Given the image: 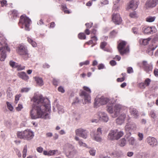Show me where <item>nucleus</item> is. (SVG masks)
I'll return each mask as SVG.
<instances>
[{
	"label": "nucleus",
	"mask_w": 158,
	"mask_h": 158,
	"mask_svg": "<svg viewBox=\"0 0 158 158\" xmlns=\"http://www.w3.org/2000/svg\"><path fill=\"white\" fill-rule=\"evenodd\" d=\"M7 98H11L12 96V94L10 91L7 92Z\"/></svg>",
	"instance_id": "nucleus-64"
},
{
	"label": "nucleus",
	"mask_w": 158,
	"mask_h": 158,
	"mask_svg": "<svg viewBox=\"0 0 158 158\" xmlns=\"http://www.w3.org/2000/svg\"><path fill=\"white\" fill-rule=\"evenodd\" d=\"M158 4V0H147L145 3L146 8H153Z\"/></svg>",
	"instance_id": "nucleus-16"
},
{
	"label": "nucleus",
	"mask_w": 158,
	"mask_h": 158,
	"mask_svg": "<svg viewBox=\"0 0 158 158\" xmlns=\"http://www.w3.org/2000/svg\"><path fill=\"white\" fill-rule=\"evenodd\" d=\"M110 63L112 66H114L116 64V62L113 60H111L110 62Z\"/></svg>",
	"instance_id": "nucleus-63"
},
{
	"label": "nucleus",
	"mask_w": 158,
	"mask_h": 158,
	"mask_svg": "<svg viewBox=\"0 0 158 158\" xmlns=\"http://www.w3.org/2000/svg\"><path fill=\"white\" fill-rule=\"evenodd\" d=\"M78 37L80 39H85L86 38V36L84 33H80L78 34Z\"/></svg>",
	"instance_id": "nucleus-39"
},
{
	"label": "nucleus",
	"mask_w": 158,
	"mask_h": 158,
	"mask_svg": "<svg viewBox=\"0 0 158 158\" xmlns=\"http://www.w3.org/2000/svg\"><path fill=\"white\" fill-rule=\"evenodd\" d=\"M75 132L76 135L84 139H86L88 137V131L85 129L82 128L78 129L75 130Z\"/></svg>",
	"instance_id": "nucleus-11"
},
{
	"label": "nucleus",
	"mask_w": 158,
	"mask_h": 158,
	"mask_svg": "<svg viewBox=\"0 0 158 158\" xmlns=\"http://www.w3.org/2000/svg\"><path fill=\"white\" fill-rule=\"evenodd\" d=\"M10 52V49L5 44L0 42V60L4 61L6 57V52Z\"/></svg>",
	"instance_id": "nucleus-7"
},
{
	"label": "nucleus",
	"mask_w": 158,
	"mask_h": 158,
	"mask_svg": "<svg viewBox=\"0 0 158 158\" xmlns=\"http://www.w3.org/2000/svg\"><path fill=\"white\" fill-rule=\"evenodd\" d=\"M148 143L152 147L156 145L157 144V141L156 139L154 137L149 136L147 139Z\"/></svg>",
	"instance_id": "nucleus-18"
},
{
	"label": "nucleus",
	"mask_w": 158,
	"mask_h": 158,
	"mask_svg": "<svg viewBox=\"0 0 158 158\" xmlns=\"http://www.w3.org/2000/svg\"><path fill=\"white\" fill-rule=\"evenodd\" d=\"M89 61L88 60H87L83 62H81L80 63V66H81L84 65H87L89 64Z\"/></svg>",
	"instance_id": "nucleus-48"
},
{
	"label": "nucleus",
	"mask_w": 158,
	"mask_h": 158,
	"mask_svg": "<svg viewBox=\"0 0 158 158\" xmlns=\"http://www.w3.org/2000/svg\"><path fill=\"white\" fill-rule=\"evenodd\" d=\"M31 23V20L28 17L22 15L20 16L19 24L21 28H23L24 26L25 27V30L29 31L30 30L29 26Z\"/></svg>",
	"instance_id": "nucleus-4"
},
{
	"label": "nucleus",
	"mask_w": 158,
	"mask_h": 158,
	"mask_svg": "<svg viewBox=\"0 0 158 158\" xmlns=\"http://www.w3.org/2000/svg\"><path fill=\"white\" fill-rule=\"evenodd\" d=\"M67 152L66 153V156L68 158H73L77 154V151L71 145H68Z\"/></svg>",
	"instance_id": "nucleus-10"
},
{
	"label": "nucleus",
	"mask_w": 158,
	"mask_h": 158,
	"mask_svg": "<svg viewBox=\"0 0 158 158\" xmlns=\"http://www.w3.org/2000/svg\"><path fill=\"white\" fill-rule=\"evenodd\" d=\"M57 152V150H51L48 152L44 151L43 154L45 155L52 156L54 155Z\"/></svg>",
	"instance_id": "nucleus-25"
},
{
	"label": "nucleus",
	"mask_w": 158,
	"mask_h": 158,
	"mask_svg": "<svg viewBox=\"0 0 158 158\" xmlns=\"http://www.w3.org/2000/svg\"><path fill=\"white\" fill-rule=\"evenodd\" d=\"M7 107L8 109L11 111H12L13 110V107L12 105L9 102H7L6 103Z\"/></svg>",
	"instance_id": "nucleus-37"
},
{
	"label": "nucleus",
	"mask_w": 158,
	"mask_h": 158,
	"mask_svg": "<svg viewBox=\"0 0 158 158\" xmlns=\"http://www.w3.org/2000/svg\"><path fill=\"white\" fill-rule=\"evenodd\" d=\"M127 72L128 73H132L133 72V71L132 68L131 67H128L127 68Z\"/></svg>",
	"instance_id": "nucleus-61"
},
{
	"label": "nucleus",
	"mask_w": 158,
	"mask_h": 158,
	"mask_svg": "<svg viewBox=\"0 0 158 158\" xmlns=\"http://www.w3.org/2000/svg\"><path fill=\"white\" fill-rule=\"evenodd\" d=\"M17 134V137L19 138L25 139V135H24V131H23L18 132Z\"/></svg>",
	"instance_id": "nucleus-33"
},
{
	"label": "nucleus",
	"mask_w": 158,
	"mask_h": 158,
	"mask_svg": "<svg viewBox=\"0 0 158 158\" xmlns=\"http://www.w3.org/2000/svg\"><path fill=\"white\" fill-rule=\"evenodd\" d=\"M27 145H25L24 147V148L23 149V158H25L26 157V155H27Z\"/></svg>",
	"instance_id": "nucleus-36"
},
{
	"label": "nucleus",
	"mask_w": 158,
	"mask_h": 158,
	"mask_svg": "<svg viewBox=\"0 0 158 158\" xmlns=\"http://www.w3.org/2000/svg\"><path fill=\"white\" fill-rule=\"evenodd\" d=\"M58 90L59 92L62 93H64L65 92V90L64 88L61 86L59 87L58 88Z\"/></svg>",
	"instance_id": "nucleus-54"
},
{
	"label": "nucleus",
	"mask_w": 158,
	"mask_h": 158,
	"mask_svg": "<svg viewBox=\"0 0 158 158\" xmlns=\"http://www.w3.org/2000/svg\"><path fill=\"white\" fill-rule=\"evenodd\" d=\"M132 31L134 34H137L138 32V29L136 27H133L132 29Z\"/></svg>",
	"instance_id": "nucleus-60"
},
{
	"label": "nucleus",
	"mask_w": 158,
	"mask_h": 158,
	"mask_svg": "<svg viewBox=\"0 0 158 158\" xmlns=\"http://www.w3.org/2000/svg\"><path fill=\"white\" fill-rule=\"evenodd\" d=\"M107 110L110 113L112 114H114V110L113 109V105L112 104H111L110 106L108 105L107 106Z\"/></svg>",
	"instance_id": "nucleus-30"
},
{
	"label": "nucleus",
	"mask_w": 158,
	"mask_h": 158,
	"mask_svg": "<svg viewBox=\"0 0 158 158\" xmlns=\"http://www.w3.org/2000/svg\"><path fill=\"white\" fill-rule=\"evenodd\" d=\"M34 78L36 83L39 85L40 78L38 77H35Z\"/></svg>",
	"instance_id": "nucleus-57"
},
{
	"label": "nucleus",
	"mask_w": 158,
	"mask_h": 158,
	"mask_svg": "<svg viewBox=\"0 0 158 158\" xmlns=\"http://www.w3.org/2000/svg\"><path fill=\"white\" fill-rule=\"evenodd\" d=\"M109 101L110 99L108 98L103 96L100 98L97 97L95 99L94 105L96 106L104 105L107 104Z\"/></svg>",
	"instance_id": "nucleus-9"
},
{
	"label": "nucleus",
	"mask_w": 158,
	"mask_h": 158,
	"mask_svg": "<svg viewBox=\"0 0 158 158\" xmlns=\"http://www.w3.org/2000/svg\"><path fill=\"white\" fill-rule=\"evenodd\" d=\"M78 143L80 146L87 148V144L85 143H83L82 140L81 139V140H79L78 142Z\"/></svg>",
	"instance_id": "nucleus-40"
},
{
	"label": "nucleus",
	"mask_w": 158,
	"mask_h": 158,
	"mask_svg": "<svg viewBox=\"0 0 158 158\" xmlns=\"http://www.w3.org/2000/svg\"><path fill=\"white\" fill-rule=\"evenodd\" d=\"M107 45V43L106 42H101L100 44V48L105 50L104 48L105 47L106 45Z\"/></svg>",
	"instance_id": "nucleus-46"
},
{
	"label": "nucleus",
	"mask_w": 158,
	"mask_h": 158,
	"mask_svg": "<svg viewBox=\"0 0 158 158\" xmlns=\"http://www.w3.org/2000/svg\"><path fill=\"white\" fill-rule=\"evenodd\" d=\"M113 22L116 25H119L122 22V20L118 14H114L112 16Z\"/></svg>",
	"instance_id": "nucleus-14"
},
{
	"label": "nucleus",
	"mask_w": 158,
	"mask_h": 158,
	"mask_svg": "<svg viewBox=\"0 0 158 158\" xmlns=\"http://www.w3.org/2000/svg\"><path fill=\"white\" fill-rule=\"evenodd\" d=\"M117 33V32L114 30L110 33V36L113 37L115 36Z\"/></svg>",
	"instance_id": "nucleus-50"
},
{
	"label": "nucleus",
	"mask_w": 158,
	"mask_h": 158,
	"mask_svg": "<svg viewBox=\"0 0 158 158\" xmlns=\"http://www.w3.org/2000/svg\"><path fill=\"white\" fill-rule=\"evenodd\" d=\"M104 65L102 64H101L98 65V69L99 70L104 69Z\"/></svg>",
	"instance_id": "nucleus-62"
},
{
	"label": "nucleus",
	"mask_w": 158,
	"mask_h": 158,
	"mask_svg": "<svg viewBox=\"0 0 158 158\" xmlns=\"http://www.w3.org/2000/svg\"><path fill=\"white\" fill-rule=\"evenodd\" d=\"M127 44L126 42L124 41H121L118 44V49L120 54L122 55H124L129 52V46L128 45L126 48L123 49Z\"/></svg>",
	"instance_id": "nucleus-8"
},
{
	"label": "nucleus",
	"mask_w": 158,
	"mask_h": 158,
	"mask_svg": "<svg viewBox=\"0 0 158 158\" xmlns=\"http://www.w3.org/2000/svg\"><path fill=\"white\" fill-rule=\"evenodd\" d=\"M25 135V139L30 140L34 136L33 132L28 130H26L24 131Z\"/></svg>",
	"instance_id": "nucleus-19"
},
{
	"label": "nucleus",
	"mask_w": 158,
	"mask_h": 158,
	"mask_svg": "<svg viewBox=\"0 0 158 158\" xmlns=\"http://www.w3.org/2000/svg\"><path fill=\"white\" fill-rule=\"evenodd\" d=\"M0 2L1 6L2 7L6 6L7 5V1L6 0H2V1H0Z\"/></svg>",
	"instance_id": "nucleus-47"
},
{
	"label": "nucleus",
	"mask_w": 158,
	"mask_h": 158,
	"mask_svg": "<svg viewBox=\"0 0 158 158\" xmlns=\"http://www.w3.org/2000/svg\"><path fill=\"white\" fill-rule=\"evenodd\" d=\"M96 133H97L99 135H102V129L101 128H98L97 129V131L96 132Z\"/></svg>",
	"instance_id": "nucleus-58"
},
{
	"label": "nucleus",
	"mask_w": 158,
	"mask_h": 158,
	"mask_svg": "<svg viewBox=\"0 0 158 158\" xmlns=\"http://www.w3.org/2000/svg\"><path fill=\"white\" fill-rule=\"evenodd\" d=\"M119 145L121 147L124 146L126 144V140L125 138H123L119 141Z\"/></svg>",
	"instance_id": "nucleus-31"
},
{
	"label": "nucleus",
	"mask_w": 158,
	"mask_h": 158,
	"mask_svg": "<svg viewBox=\"0 0 158 158\" xmlns=\"http://www.w3.org/2000/svg\"><path fill=\"white\" fill-rule=\"evenodd\" d=\"M136 13L135 11H133L130 14V16L131 18H135L136 17Z\"/></svg>",
	"instance_id": "nucleus-52"
},
{
	"label": "nucleus",
	"mask_w": 158,
	"mask_h": 158,
	"mask_svg": "<svg viewBox=\"0 0 158 158\" xmlns=\"http://www.w3.org/2000/svg\"><path fill=\"white\" fill-rule=\"evenodd\" d=\"M126 115L125 114H123L119 116L116 119L117 123L119 125H121L124 122Z\"/></svg>",
	"instance_id": "nucleus-22"
},
{
	"label": "nucleus",
	"mask_w": 158,
	"mask_h": 158,
	"mask_svg": "<svg viewBox=\"0 0 158 158\" xmlns=\"http://www.w3.org/2000/svg\"><path fill=\"white\" fill-rule=\"evenodd\" d=\"M98 117L100 120L105 122H107L109 120L107 114L104 112H101L98 113Z\"/></svg>",
	"instance_id": "nucleus-17"
},
{
	"label": "nucleus",
	"mask_w": 158,
	"mask_h": 158,
	"mask_svg": "<svg viewBox=\"0 0 158 158\" xmlns=\"http://www.w3.org/2000/svg\"><path fill=\"white\" fill-rule=\"evenodd\" d=\"M151 39L148 38V39H143L142 40V44L143 45H147L150 40Z\"/></svg>",
	"instance_id": "nucleus-38"
},
{
	"label": "nucleus",
	"mask_w": 158,
	"mask_h": 158,
	"mask_svg": "<svg viewBox=\"0 0 158 158\" xmlns=\"http://www.w3.org/2000/svg\"><path fill=\"white\" fill-rule=\"evenodd\" d=\"M27 39L28 42L31 44L33 47H35L37 46V44L33 40L31 37H28Z\"/></svg>",
	"instance_id": "nucleus-27"
},
{
	"label": "nucleus",
	"mask_w": 158,
	"mask_h": 158,
	"mask_svg": "<svg viewBox=\"0 0 158 158\" xmlns=\"http://www.w3.org/2000/svg\"><path fill=\"white\" fill-rule=\"evenodd\" d=\"M128 141L129 144L133 145L135 142V139L133 137H130L128 139Z\"/></svg>",
	"instance_id": "nucleus-32"
},
{
	"label": "nucleus",
	"mask_w": 158,
	"mask_h": 158,
	"mask_svg": "<svg viewBox=\"0 0 158 158\" xmlns=\"http://www.w3.org/2000/svg\"><path fill=\"white\" fill-rule=\"evenodd\" d=\"M151 82V80L149 78H147L144 81V83L145 84L146 86L149 85Z\"/></svg>",
	"instance_id": "nucleus-49"
},
{
	"label": "nucleus",
	"mask_w": 158,
	"mask_h": 158,
	"mask_svg": "<svg viewBox=\"0 0 158 158\" xmlns=\"http://www.w3.org/2000/svg\"><path fill=\"white\" fill-rule=\"evenodd\" d=\"M9 64L13 68L16 67L17 66V64L12 60H10V61Z\"/></svg>",
	"instance_id": "nucleus-41"
},
{
	"label": "nucleus",
	"mask_w": 158,
	"mask_h": 158,
	"mask_svg": "<svg viewBox=\"0 0 158 158\" xmlns=\"http://www.w3.org/2000/svg\"><path fill=\"white\" fill-rule=\"evenodd\" d=\"M121 108V106L120 105L117 104L114 106V114H112V117L113 118H115L119 114V112Z\"/></svg>",
	"instance_id": "nucleus-21"
},
{
	"label": "nucleus",
	"mask_w": 158,
	"mask_h": 158,
	"mask_svg": "<svg viewBox=\"0 0 158 158\" xmlns=\"http://www.w3.org/2000/svg\"><path fill=\"white\" fill-rule=\"evenodd\" d=\"M139 86L141 88H145L146 86L144 82H141L139 84Z\"/></svg>",
	"instance_id": "nucleus-56"
},
{
	"label": "nucleus",
	"mask_w": 158,
	"mask_h": 158,
	"mask_svg": "<svg viewBox=\"0 0 158 158\" xmlns=\"http://www.w3.org/2000/svg\"><path fill=\"white\" fill-rule=\"evenodd\" d=\"M57 109L58 110V113L59 114H62L64 113V110L62 106L59 105H56Z\"/></svg>",
	"instance_id": "nucleus-35"
},
{
	"label": "nucleus",
	"mask_w": 158,
	"mask_h": 158,
	"mask_svg": "<svg viewBox=\"0 0 158 158\" xmlns=\"http://www.w3.org/2000/svg\"><path fill=\"white\" fill-rule=\"evenodd\" d=\"M138 136L139 137V141H141L143 139V135L142 133H138Z\"/></svg>",
	"instance_id": "nucleus-53"
},
{
	"label": "nucleus",
	"mask_w": 158,
	"mask_h": 158,
	"mask_svg": "<svg viewBox=\"0 0 158 158\" xmlns=\"http://www.w3.org/2000/svg\"><path fill=\"white\" fill-rule=\"evenodd\" d=\"M31 101L34 102L35 105L32 108L30 114L31 119H35L40 117V93L37 92L35 93Z\"/></svg>",
	"instance_id": "nucleus-2"
},
{
	"label": "nucleus",
	"mask_w": 158,
	"mask_h": 158,
	"mask_svg": "<svg viewBox=\"0 0 158 158\" xmlns=\"http://www.w3.org/2000/svg\"><path fill=\"white\" fill-rule=\"evenodd\" d=\"M30 89L29 88H23L21 89V92L22 93H27V92Z\"/></svg>",
	"instance_id": "nucleus-44"
},
{
	"label": "nucleus",
	"mask_w": 158,
	"mask_h": 158,
	"mask_svg": "<svg viewBox=\"0 0 158 158\" xmlns=\"http://www.w3.org/2000/svg\"><path fill=\"white\" fill-rule=\"evenodd\" d=\"M40 118L45 119L50 118V101L47 98H44L40 95Z\"/></svg>",
	"instance_id": "nucleus-1"
},
{
	"label": "nucleus",
	"mask_w": 158,
	"mask_h": 158,
	"mask_svg": "<svg viewBox=\"0 0 158 158\" xmlns=\"http://www.w3.org/2000/svg\"><path fill=\"white\" fill-rule=\"evenodd\" d=\"M101 135H99L97 133H95L92 136L93 139L97 142H100L102 140V138L101 137Z\"/></svg>",
	"instance_id": "nucleus-26"
},
{
	"label": "nucleus",
	"mask_w": 158,
	"mask_h": 158,
	"mask_svg": "<svg viewBox=\"0 0 158 158\" xmlns=\"http://www.w3.org/2000/svg\"><path fill=\"white\" fill-rule=\"evenodd\" d=\"M136 126L135 123H127L125 127V129L127 133L131 135V132L135 130Z\"/></svg>",
	"instance_id": "nucleus-12"
},
{
	"label": "nucleus",
	"mask_w": 158,
	"mask_h": 158,
	"mask_svg": "<svg viewBox=\"0 0 158 158\" xmlns=\"http://www.w3.org/2000/svg\"><path fill=\"white\" fill-rule=\"evenodd\" d=\"M138 4V2H136L135 4L134 1L132 0L130 2L129 4L127 6V9H131L133 10H135L137 8Z\"/></svg>",
	"instance_id": "nucleus-23"
},
{
	"label": "nucleus",
	"mask_w": 158,
	"mask_h": 158,
	"mask_svg": "<svg viewBox=\"0 0 158 158\" xmlns=\"http://www.w3.org/2000/svg\"><path fill=\"white\" fill-rule=\"evenodd\" d=\"M124 135L122 131H119L117 129L112 130L109 132L108 135V139L113 141L117 140L121 137Z\"/></svg>",
	"instance_id": "nucleus-3"
},
{
	"label": "nucleus",
	"mask_w": 158,
	"mask_h": 158,
	"mask_svg": "<svg viewBox=\"0 0 158 158\" xmlns=\"http://www.w3.org/2000/svg\"><path fill=\"white\" fill-rule=\"evenodd\" d=\"M95 150L91 149L89 151V153L90 155L94 156L95 154Z\"/></svg>",
	"instance_id": "nucleus-55"
},
{
	"label": "nucleus",
	"mask_w": 158,
	"mask_h": 158,
	"mask_svg": "<svg viewBox=\"0 0 158 158\" xmlns=\"http://www.w3.org/2000/svg\"><path fill=\"white\" fill-rule=\"evenodd\" d=\"M18 76L20 78L26 81H27L29 78V76L24 72L19 73Z\"/></svg>",
	"instance_id": "nucleus-24"
},
{
	"label": "nucleus",
	"mask_w": 158,
	"mask_h": 158,
	"mask_svg": "<svg viewBox=\"0 0 158 158\" xmlns=\"http://www.w3.org/2000/svg\"><path fill=\"white\" fill-rule=\"evenodd\" d=\"M23 108V107L22 104H19L18 105V106L16 107V110L17 111H21Z\"/></svg>",
	"instance_id": "nucleus-45"
},
{
	"label": "nucleus",
	"mask_w": 158,
	"mask_h": 158,
	"mask_svg": "<svg viewBox=\"0 0 158 158\" xmlns=\"http://www.w3.org/2000/svg\"><path fill=\"white\" fill-rule=\"evenodd\" d=\"M18 14L17 11L16 10H14L12 12V15L14 19H15V18L18 16Z\"/></svg>",
	"instance_id": "nucleus-42"
},
{
	"label": "nucleus",
	"mask_w": 158,
	"mask_h": 158,
	"mask_svg": "<svg viewBox=\"0 0 158 158\" xmlns=\"http://www.w3.org/2000/svg\"><path fill=\"white\" fill-rule=\"evenodd\" d=\"M59 82V80L56 79H54L53 81V83L55 86L58 85V84Z\"/></svg>",
	"instance_id": "nucleus-51"
},
{
	"label": "nucleus",
	"mask_w": 158,
	"mask_h": 158,
	"mask_svg": "<svg viewBox=\"0 0 158 158\" xmlns=\"http://www.w3.org/2000/svg\"><path fill=\"white\" fill-rule=\"evenodd\" d=\"M156 17L153 16L152 17L151 16H149L146 18V20L147 22H152L154 21L156 19Z\"/></svg>",
	"instance_id": "nucleus-34"
},
{
	"label": "nucleus",
	"mask_w": 158,
	"mask_h": 158,
	"mask_svg": "<svg viewBox=\"0 0 158 158\" xmlns=\"http://www.w3.org/2000/svg\"><path fill=\"white\" fill-rule=\"evenodd\" d=\"M143 30L145 34H150L155 33L156 29L155 27L152 26L143 28Z\"/></svg>",
	"instance_id": "nucleus-15"
},
{
	"label": "nucleus",
	"mask_w": 158,
	"mask_h": 158,
	"mask_svg": "<svg viewBox=\"0 0 158 158\" xmlns=\"http://www.w3.org/2000/svg\"><path fill=\"white\" fill-rule=\"evenodd\" d=\"M17 52L22 56L23 59L26 60L29 57L28 51L27 47L23 44H21L17 47Z\"/></svg>",
	"instance_id": "nucleus-5"
},
{
	"label": "nucleus",
	"mask_w": 158,
	"mask_h": 158,
	"mask_svg": "<svg viewBox=\"0 0 158 158\" xmlns=\"http://www.w3.org/2000/svg\"><path fill=\"white\" fill-rule=\"evenodd\" d=\"M21 95L20 94L19 95H17L15 96V103L17 104L18 101L19 100V98L21 97Z\"/></svg>",
	"instance_id": "nucleus-43"
},
{
	"label": "nucleus",
	"mask_w": 158,
	"mask_h": 158,
	"mask_svg": "<svg viewBox=\"0 0 158 158\" xmlns=\"http://www.w3.org/2000/svg\"><path fill=\"white\" fill-rule=\"evenodd\" d=\"M83 89L85 90L88 93H86L85 91H82L80 93V95L84 98L85 104L89 103L90 102V97L89 94L91 93V90L89 87L86 86L83 87Z\"/></svg>",
	"instance_id": "nucleus-6"
},
{
	"label": "nucleus",
	"mask_w": 158,
	"mask_h": 158,
	"mask_svg": "<svg viewBox=\"0 0 158 158\" xmlns=\"http://www.w3.org/2000/svg\"><path fill=\"white\" fill-rule=\"evenodd\" d=\"M62 10L66 14H70L71 12L67 8L65 5H61Z\"/></svg>",
	"instance_id": "nucleus-29"
},
{
	"label": "nucleus",
	"mask_w": 158,
	"mask_h": 158,
	"mask_svg": "<svg viewBox=\"0 0 158 158\" xmlns=\"http://www.w3.org/2000/svg\"><path fill=\"white\" fill-rule=\"evenodd\" d=\"M143 67L144 70L147 73L152 72L153 69V64L151 63L148 64L147 61L144 60L143 61Z\"/></svg>",
	"instance_id": "nucleus-13"
},
{
	"label": "nucleus",
	"mask_w": 158,
	"mask_h": 158,
	"mask_svg": "<svg viewBox=\"0 0 158 158\" xmlns=\"http://www.w3.org/2000/svg\"><path fill=\"white\" fill-rule=\"evenodd\" d=\"M129 112L131 115L134 118H137L139 116V113L138 111L136 109L132 106L130 107Z\"/></svg>",
	"instance_id": "nucleus-20"
},
{
	"label": "nucleus",
	"mask_w": 158,
	"mask_h": 158,
	"mask_svg": "<svg viewBox=\"0 0 158 158\" xmlns=\"http://www.w3.org/2000/svg\"><path fill=\"white\" fill-rule=\"evenodd\" d=\"M93 23H85V25L87 27V29L90 28L92 26Z\"/></svg>",
	"instance_id": "nucleus-59"
},
{
	"label": "nucleus",
	"mask_w": 158,
	"mask_h": 158,
	"mask_svg": "<svg viewBox=\"0 0 158 158\" xmlns=\"http://www.w3.org/2000/svg\"><path fill=\"white\" fill-rule=\"evenodd\" d=\"M149 114L151 118H153L154 119H156L158 116V114L154 110H151L149 113Z\"/></svg>",
	"instance_id": "nucleus-28"
}]
</instances>
